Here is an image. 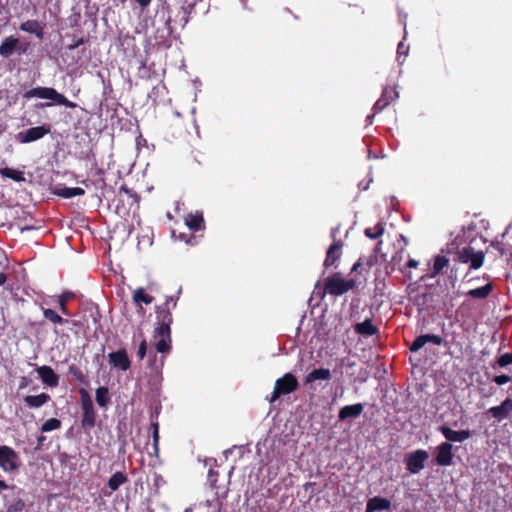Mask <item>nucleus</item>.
Listing matches in <instances>:
<instances>
[{"label":"nucleus","instance_id":"1","mask_svg":"<svg viewBox=\"0 0 512 512\" xmlns=\"http://www.w3.org/2000/svg\"><path fill=\"white\" fill-rule=\"evenodd\" d=\"M178 298L168 296L164 304L156 306V322L153 332L154 347L156 352L162 354L160 363L157 365V356L150 352L149 365L159 370L164 365V355L169 354L172 349L171 324L173 323L172 310L177 305Z\"/></svg>","mask_w":512,"mask_h":512},{"label":"nucleus","instance_id":"2","mask_svg":"<svg viewBox=\"0 0 512 512\" xmlns=\"http://www.w3.org/2000/svg\"><path fill=\"white\" fill-rule=\"evenodd\" d=\"M24 97L30 98H41L54 101L58 105H64L67 108H75L76 104L69 101L63 94L59 93L52 87H35L25 92Z\"/></svg>","mask_w":512,"mask_h":512},{"label":"nucleus","instance_id":"3","mask_svg":"<svg viewBox=\"0 0 512 512\" xmlns=\"http://www.w3.org/2000/svg\"><path fill=\"white\" fill-rule=\"evenodd\" d=\"M81 396V409H82V418H81V427L85 431H90L94 428L96 424V411L94 409L93 401L88 393V391L84 388L79 390Z\"/></svg>","mask_w":512,"mask_h":512},{"label":"nucleus","instance_id":"4","mask_svg":"<svg viewBox=\"0 0 512 512\" xmlns=\"http://www.w3.org/2000/svg\"><path fill=\"white\" fill-rule=\"evenodd\" d=\"M356 286L354 279H344L339 273H335L325 280V291L332 296H341L348 291L352 290Z\"/></svg>","mask_w":512,"mask_h":512},{"label":"nucleus","instance_id":"5","mask_svg":"<svg viewBox=\"0 0 512 512\" xmlns=\"http://www.w3.org/2000/svg\"><path fill=\"white\" fill-rule=\"evenodd\" d=\"M427 343H432L438 346L444 345L448 349L455 346L459 350H462V345L458 341H456L455 337H452L450 341H445L441 336L436 334H422L417 336L410 345L409 350L411 352H418Z\"/></svg>","mask_w":512,"mask_h":512},{"label":"nucleus","instance_id":"6","mask_svg":"<svg viewBox=\"0 0 512 512\" xmlns=\"http://www.w3.org/2000/svg\"><path fill=\"white\" fill-rule=\"evenodd\" d=\"M299 387L297 378L290 372L285 373L282 377L275 381L274 389L269 398L270 403H274L283 395L296 391Z\"/></svg>","mask_w":512,"mask_h":512},{"label":"nucleus","instance_id":"7","mask_svg":"<svg viewBox=\"0 0 512 512\" xmlns=\"http://www.w3.org/2000/svg\"><path fill=\"white\" fill-rule=\"evenodd\" d=\"M20 467V458L10 446L0 445V468L5 472L17 471Z\"/></svg>","mask_w":512,"mask_h":512},{"label":"nucleus","instance_id":"8","mask_svg":"<svg viewBox=\"0 0 512 512\" xmlns=\"http://www.w3.org/2000/svg\"><path fill=\"white\" fill-rule=\"evenodd\" d=\"M428 458L429 454L426 450L418 449L406 456V469L412 474H418L421 470L424 469Z\"/></svg>","mask_w":512,"mask_h":512},{"label":"nucleus","instance_id":"9","mask_svg":"<svg viewBox=\"0 0 512 512\" xmlns=\"http://www.w3.org/2000/svg\"><path fill=\"white\" fill-rule=\"evenodd\" d=\"M331 236L333 237L334 241L326 251V256L323 262L325 269H329L332 266L336 267L337 261L342 256L343 241L341 239H336L335 230L332 231Z\"/></svg>","mask_w":512,"mask_h":512},{"label":"nucleus","instance_id":"10","mask_svg":"<svg viewBox=\"0 0 512 512\" xmlns=\"http://www.w3.org/2000/svg\"><path fill=\"white\" fill-rule=\"evenodd\" d=\"M50 131L49 125L35 126L19 132L16 135V139L22 144L31 143L43 138L45 135L49 134Z\"/></svg>","mask_w":512,"mask_h":512},{"label":"nucleus","instance_id":"11","mask_svg":"<svg viewBox=\"0 0 512 512\" xmlns=\"http://www.w3.org/2000/svg\"><path fill=\"white\" fill-rule=\"evenodd\" d=\"M219 473L218 471L214 469H210L208 472V482L212 489L215 490V500L221 508L223 506L224 501L227 498L228 494V487L227 486H221L217 484Z\"/></svg>","mask_w":512,"mask_h":512},{"label":"nucleus","instance_id":"12","mask_svg":"<svg viewBox=\"0 0 512 512\" xmlns=\"http://www.w3.org/2000/svg\"><path fill=\"white\" fill-rule=\"evenodd\" d=\"M508 233L505 231L500 235V237H496L490 244V247L496 249L501 257H504L507 264H512V244L506 241Z\"/></svg>","mask_w":512,"mask_h":512},{"label":"nucleus","instance_id":"13","mask_svg":"<svg viewBox=\"0 0 512 512\" xmlns=\"http://www.w3.org/2000/svg\"><path fill=\"white\" fill-rule=\"evenodd\" d=\"M512 413V399L506 398L500 405L493 406L487 410L489 414L496 421L500 422L508 418Z\"/></svg>","mask_w":512,"mask_h":512},{"label":"nucleus","instance_id":"14","mask_svg":"<svg viewBox=\"0 0 512 512\" xmlns=\"http://www.w3.org/2000/svg\"><path fill=\"white\" fill-rule=\"evenodd\" d=\"M453 445L449 442H442L437 447L435 461L440 466H450L453 463Z\"/></svg>","mask_w":512,"mask_h":512},{"label":"nucleus","instance_id":"15","mask_svg":"<svg viewBox=\"0 0 512 512\" xmlns=\"http://www.w3.org/2000/svg\"><path fill=\"white\" fill-rule=\"evenodd\" d=\"M108 358L109 362L115 368H118L122 371H127L131 366V361L125 349H120L118 351L109 353Z\"/></svg>","mask_w":512,"mask_h":512},{"label":"nucleus","instance_id":"16","mask_svg":"<svg viewBox=\"0 0 512 512\" xmlns=\"http://www.w3.org/2000/svg\"><path fill=\"white\" fill-rule=\"evenodd\" d=\"M438 430L451 442H463L471 437L470 430L455 431L446 425L440 426Z\"/></svg>","mask_w":512,"mask_h":512},{"label":"nucleus","instance_id":"17","mask_svg":"<svg viewBox=\"0 0 512 512\" xmlns=\"http://www.w3.org/2000/svg\"><path fill=\"white\" fill-rule=\"evenodd\" d=\"M37 373L41 381L49 387H57L59 384V375L50 366H40L37 368Z\"/></svg>","mask_w":512,"mask_h":512},{"label":"nucleus","instance_id":"18","mask_svg":"<svg viewBox=\"0 0 512 512\" xmlns=\"http://www.w3.org/2000/svg\"><path fill=\"white\" fill-rule=\"evenodd\" d=\"M474 251L475 249L470 245L464 246L463 248H456L455 251L454 244H450L447 246V253L453 254V259L463 264L468 263L470 255H472Z\"/></svg>","mask_w":512,"mask_h":512},{"label":"nucleus","instance_id":"19","mask_svg":"<svg viewBox=\"0 0 512 512\" xmlns=\"http://www.w3.org/2000/svg\"><path fill=\"white\" fill-rule=\"evenodd\" d=\"M364 410L362 403L346 405L339 410L338 418L340 421L358 418Z\"/></svg>","mask_w":512,"mask_h":512},{"label":"nucleus","instance_id":"20","mask_svg":"<svg viewBox=\"0 0 512 512\" xmlns=\"http://www.w3.org/2000/svg\"><path fill=\"white\" fill-rule=\"evenodd\" d=\"M18 47V38L15 36L5 37L0 44V55L3 58H9L14 53H16V49Z\"/></svg>","mask_w":512,"mask_h":512},{"label":"nucleus","instance_id":"21","mask_svg":"<svg viewBox=\"0 0 512 512\" xmlns=\"http://www.w3.org/2000/svg\"><path fill=\"white\" fill-rule=\"evenodd\" d=\"M391 506V501L387 498L375 496L367 501L366 512H375L387 510Z\"/></svg>","mask_w":512,"mask_h":512},{"label":"nucleus","instance_id":"22","mask_svg":"<svg viewBox=\"0 0 512 512\" xmlns=\"http://www.w3.org/2000/svg\"><path fill=\"white\" fill-rule=\"evenodd\" d=\"M20 30L30 33V34H35L36 37L40 40L43 39V37H44L43 27L37 20H34V19L27 20V21L21 23Z\"/></svg>","mask_w":512,"mask_h":512},{"label":"nucleus","instance_id":"23","mask_svg":"<svg viewBox=\"0 0 512 512\" xmlns=\"http://www.w3.org/2000/svg\"><path fill=\"white\" fill-rule=\"evenodd\" d=\"M185 223L192 231L204 229V217L202 212L190 213L185 218Z\"/></svg>","mask_w":512,"mask_h":512},{"label":"nucleus","instance_id":"24","mask_svg":"<svg viewBox=\"0 0 512 512\" xmlns=\"http://www.w3.org/2000/svg\"><path fill=\"white\" fill-rule=\"evenodd\" d=\"M354 329L357 334L363 336H373L378 333V328L373 324L371 318H367L363 322L357 323Z\"/></svg>","mask_w":512,"mask_h":512},{"label":"nucleus","instance_id":"25","mask_svg":"<svg viewBox=\"0 0 512 512\" xmlns=\"http://www.w3.org/2000/svg\"><path fill=\"white\" fill-rule=\"evenodd\" d=\"M393 94H396L392 89L385 88L382 92L381 97L375 102L373 106L374 114L381 112L386 108L393 99Z\"/></svg>","mask_w":512,"mask_h":512},{"label":"nucleus","instance_id":"26","mask_svg":"<svg viewBox=\"0 0 512 512\" xmlns=\"http://www.w3.org/2000/svg\"><path fill=\"white\" fill-rule=\"evenodd\" d=\"M449 259L443 255H436L433 259V266L430 272V277L434 278L444 272L449 266Z\"/></svg>","mask_w":512,"mask_h":512},{"label":"nucleus","instance_id":"27","mask_svg":"<svg viewBox=\"0 0 512 512\" xmlns=\"http://www.w3.org/2000/svg\"><path fill=\"white\" fill-rule=\"evenodd\" d=\"M331 372L327 368H318L313 369L310 373H308L305 377V384L312 383L316 380H330Z\"/></svg>","mask_w":512,"mask_h":512},{"label":"nucleus","instance_id":"28","mask_svg":"<svg viewBox=\"0 0 512 512\" xmlns=\"http://www.w3.org/2000/svg\"><path fill=\"white\" fill-rule=\"evenodd\" d=\"M51 397L47 393H41L39 395H28L24 397V402L30 408H40L47 402H49Z\"/></svg>","mask_w":512,"mask_h":512},{"label":"nucleus","instance_id":"29","mask_svg":"<svg viewBox=\"0 0 512 512\" xmlns=\"http://www.w3.org/2000/svg\"><path fill=\"white\" fill-rule=\"evenodd\" d=\"M128 482V477L124 472H115L108 480L107 486L111 492L117 491L120 486Z\"/></svg>","mask_w":512,"mask_h":512},{"label":"nucleus","instance_id":"30","mask_svg":"<svg viewBox=\"0 0 512 512\" xmlns=\"http://www.w3.org/2000/svg\"><path fill=\"white\" fill-rule=\"evenodd\" d=\"M493 291V284L487 283L484 286L470 289L467 291L466 295L474 298V299H485L487 298L490 293Z\"/></svg>","mask_w":512,"mask_h":512},{"label":"nucleus","instance_id":"31","mask_svg":"<svg viewBox=\"0 0 512 512\" xmlns=\"http://www.w3.org/2000/svg\"><path fill=\"white\" fill-rule=\"evenodd\" d=\"M84 193H85L84 189H82L80 187H62V188H57L54 191L55 195L65 198V199H69V198H72L75 196H80V195H83Z\"/></svg>","mask_w":512,"mask_h":512},{"label":"nucleus","instance_id":"32","mask_svg":"<svg viewBox=\"0 0 512 512\" xmlns=\"http://www.w3.org/2000/svg\"><path fill=\"white\" fill-rule=\"evenodd\" d=\"M132 298L134 303L138 305L140 308H142L141 303H145L148 305L151 304L154 300V298L151 295L145 293V290L142 287L137 288L133 292Z\"/></svg>","mask_w":512,"mask_h":512},{"label":"nucleus","instance_id":"33","mask_svg":"<svg viewBox=\"0 0 512 512\" xmlns=\"http://www.w3.org/2000/svg\"><path fill=\"white\" fill-rule=\"evenodd\" d=\"M43 310V316L46 320L50 321L51 323L57 325H63L65 323H69V320L66 318H63L60 316L56 311L50 308H42Z\"/></svg>","mask_w":512,"mask_h":512},{"label":"nucleus","instance_id":"34","mask_svg":"<svg viewBox=\"0 0 512 512\" xmlns=\"http://www.w3.org/2000/svg\"><path fill=\"white\" fill-rule=\"evenodd\" d=\"M485 254L482 251H474L468 260L469 271L477 270L481 268L484 264Z\"/></svg>","mask_w":512,"mask_h":512},{"label":"nucleus","instance_id":"35","mask_svg":"<svg viewBox=\"0 0 512 512\" xmlns=\"http://www.w3.org/2000/svg\"><path fill=\"white\" fill-rule=\"evenodd\" d=\"M0 175L2 177L12 179L16 182H21V181L25 180V178L23 176V172L9 168V167L1 168Z\"/></svg>","mask_w":512,"mask_h":512},{"label":"nucleus","instance_id":"36","mask_svg":"<svg viewBox=\"0 0 512 512\" xmlns=\"http://www.w3.org/2000/svg\"><path fill=\"white\" fill-rule=\"evenodd\" d=\"M68 374L72 376L73 379L78 381L81 384H88L87 378L83 373L82 369L76 364H71L68 368Z\"/></svg>","mask_w":512,"mask_h":512},{"label":"nucleus","instance_id":"37","mask_svg":"<svg viewBox=\"0 0 512 512\" xmlns=\"http://www.w3.org/2000/svg\"><path fill=\"white\" fill-rule=\"evenodd\" d=\"M96 402L100 407H107L110 402L109 390L107 387H99L96 390Z\"/></svg>","mask_w":512,"mask_h":512},{"label":"nucleus","instance_id":"38","mask_svg":"<svg viewBox=\"0 0 512 512\" xmlns=\"http://www.w3.org/2000/svg\"><path fill=\"white\" fill-rule=\"evenodd\" d=\"M384 231V224L382 222H379L374 227L366 228L364 234L369 239L375 240L382 236Z\"/></svg>","mask_w":512,"mask_h":512},{"label":"nucleus","instance_id":"39","mask_svg":"<svg viewBox=\"0 0 512 512\" xmlns=\"http://www.w3.org/2000/svg\"><path fill=\"white\" fill-rule=\"evenodd\" d=\"M61 427V421L57 418H50L46 420L41 426V432H50Z\"/></svg>","mask_w":512,"mask_h":512},{"label":"nucleus","instance_id":"40","mask_svg":"<svg viewBox=\"0 0 512 512\" xmlns=\"http://www.w3.org/2000/svg\"><path fill=\"white\" fill-rule=\"evenodd\" d=\"M87 42H88V38H85L83 36L78 37L77 35L74 34L71 36V43H69L66 46V49L72 51V50H75L76 48H78L79 46L84 45Z\"/></svg>","mask_w":512,"mask_h":512},{"label":"nucleus","instance_id":"41","mask_svg":"<svg viewBox=\"0 0 512 512\" xmlns=\"http://www.w3.org/2000/svg\"><path fill=\"white\" fill-rule=\"evenodd\" d=\"M496 364L501 367H507L512 364V353H504L496 359Z\"/></svg>","mask_w":512,"mask_h":512},{"label":"nucleus","instance_id":"42","mask_svg":"<svg viewBox=\"0 0 512 512\" xmlns=\"http://www.w3.org/2000/svg\"><path fill=\"white\" fill-rule=\"evenodd\" d=\"M74 298H75V293L72 291L66 290L57 296V303L68 305V302Z\"/></svg>","mask_w":512,"mask_h":512},{"label":"nucleus","instance_id":"43","mask_svg":"<svg viewBox=\"0 0 512 512\" xmlns=\"http://www.w3.org/2000/svg\"><path fill=\"white\" fill-rule=\"evenodd\" d=\"M119 193L126 194L135 203H137L139 201V196L137 195V193L135 191H133L132 189L128 188L127 186H125V185L120 187Z\"/></svg>","mask_w":512,"mask_h":512},{"label":"nucleus","instance_id":"44","mask_svg":"<svg viewBox=\"0 0 512 512\" xmlns=\"http://www.w3.org/2000/svg\"><path fill=\"white\" fill-rule=\"evenodd\" d=\"M325 291V284L322 286L321 283L318 281L315 286H314V295L316 297H318L320 300H323L325 298V296L328 294V293H324Z\"/></svg>","mask_w":512,"mask_h":512},{"label":"nucleus","instance_id":"45","mask_svg":"<svg viewBox=\"0 0 512 512\" xmlns=\"http://www.w3.org/2000/svg\"><path fill=\"white\" fill-rule=\"evenodd\" d=\"M512 380V377L507 374L494 376L492 381L497 385H504Z\"/></svg>","mask_w":512,"mask_h":512},{"label":"nucleus","instance_id":"46","mask_svg":"<svg viewBox=\"0 0 512 512\" xmlns=\"http://www.w3.org/2000/svg\"><path fill=\"white\" fill-rule=\"evenodd\" d=\"M146 354H147V341L145 339H143L139 344L138 351H137V357L139 360H142V359H144Z\"/></svg>","mask_w":512,"mask_h":512},{"label":"nucleus","instance_id":"47","mask_svg":"<svg viewBox=\"0 0 512 512\" xmlns=\"http://www.w3.org/2000/svg\"><path fill=\"white\" fill-rule=\"evenodd\" d=\"M28 49L29 43H21L20 40L18 39V47L16 49V53H18L19 55L26 54Z\"/></svg>","mask_w":512,"mask_h":512},{"label":"nucleus","instance_id":"48","mask_svg":"<svg viewBox=\"0 0 512 512\" xmlns=\"http://www.w3.org/2000/svg\"><path fill=\"white\" fill-rule=\"evenodd\" d=\"M364 265L363 259L359 258L357 262L354 263L351 269V273L357 272L361 266Z\"/></svg>","mask_w":512,"mask_h":512},{"label":"nucleus","instance_id":"49","mask_svg":"<svg viewBox=\"0 0 512 512\" xmlns=\"http://www.w3.org/2000/svg\"><path fill=\"white\" fill-rule=\"evenodd\" d=\"M58 306H59V310L61 311V313L63 315H65V316H70L71 315V313H70V311L68 309V305H66V304H58Z\"/></svg>","mask_w":512,"mask_h":512},{"label":"nucleus","instance_id":"50","mask_svg":"<svg viewBox=\"0 0 512 512\" xmlns=\"http://www.w3.org/2000/svg\"><path fill=\"white\" fill-rule=\"evenodd\" d=\"M376 262H377V256L372 255L367 259L366 262H364V264L367 265L368 267H372Z\"/></svg>","mask_w":512,"mask_h":512},{"label":"nucleus","instance_id":"51","mask_svg":"<svg viewBox=\"0 0 512 512\" xmlns=\"http://www.w3.org/2000/svg\"><path fill=\"white\" fill-rule=\"evenodd\" d=\"M142 9L148 7L152 0H134Z\"/></svg>","mask_w":512,"mask_h":512},{"label":"nucleus","instance_id":"52","mask_svg":"<svg viewBox=\"0 0 512 512\" xmlns=\"http://www.w3.org/2000/svg\"><path fill=\"white\" fill-rule=\"evenodd\" d=\"M418 264H419V263H418V261H417V260H415V259H409V260H408V262H407V264H406V266H407L408 268H417V267H418Z\"/></svg>","mask_w":512,"mask_h":512},{"label":"nucleus","instance_id":"53","mask_svg":"<svg viewBox=\"0 0 512 512\" xmlns=\"http://www.w3.org/2000/svg\"><path fill=\"white\" fill-rule=\"evenodd\" d=\"M52 106L51 103H48V102H40V103H37L35 105L36 108H39V109H44V108H47V107H50Z\"/></svg>","mask_w":512,"mask_h":512},{"label":"nucleus","instance_id":"54","mask_svg":"<svg viewBox=\"0 0 512 512\" xmlns=\"http://www.w3.org/2000/svg\"><path fill=\"white\" fill-rule=\"evenodd\" d=\"M46 440V437L41 435L37 438V449H40L43 445L44 441Z\"/></svg>","mask_w":512,"mask_h":512},{"label":"nucleus","instance_id":"55","mask_svg":"<svg viewBox=\"0 0 512 512\" xmlns=\"http://www.w3.org/2000/svg\"><path fill=\"white\" fill-rule=\"evenodd\" d=\"M153 452H151L150 454L155 456V457H159V444L156 445V444H153Z\"/></svg>","mask_w":512,"mask_h":512},{"label":"nucleus","instance_id":"56","mask_svg":"<svg viewBox=\"0 0 512 512\" xmlns=\"http://www.w3.org/2000/svg\"><path fill=\"white\" fill-rule=\"evenodd\" d=\"M7 278V274L0 272V286L6 283Z\"/></svg>","mask_w":512,"mask_h":512},{"label":"nucleus","instance_id":"57","mask_svg":"<svg viewBox=\"0 0 512 512\" xmlns=\"http://www.w3.org/2000/svg\"><path fill=\"white\" fill-rule=\"evenodd\" d=\"M152 427V433H159V424L158 422H153L151 424Z\"/></svg>","mask_w":512,"mask_h":512},{"label":"nucleus","instance_id":"58","mask_svg":"<svg viewBox=\"0 0 512 512\" xmlns=\"http://www.w3.org/2000/svg\"><path fill=\"white\" fill-rule=\"evenodd\" d=\"M152 439H153V444H156L158 445L159 444V433H152Z\"/></svg>","mask_w":512,"mask_h":512},{"label":"nucleus","instance_id":"59","mask_svg":"<svg viewBox=\"0 0 512 512\" xmlns=\"http://www.w3.org/2000/svg\"><path fill=\"white\" fill-rule=\"evenodd\" d=\"M397 53H398L399 55H400V54H402V53H405V52H404V44H403L402 42H400V43L398 44Z\"/></svg>","mask_w":512,"mask_h":512},{"label":"nucleus","instance_id":"60","mask_svg":"<svg viewBox=\"0 0 512 512\" xmlns=\"http://www.w3.org/2000/svg\"><path fill=\"white\" fill-rule=\"evenodd\" d=\"M23 507H24V502L22 500L17 501L16 510H22Z\"/></svg>","mask_w":512,"mask_h":512},{"label":"nucleus","instance_id":"61","mask_svg":"<svg viewBox=\"0 0 512 512\" xmlns=\"http://www.w3.org/2000/svg\"><path fill=\"white\" fill-rule=\"evenodd\" d=\"M8 489V485L5 483V481L0 480V490H6Z\"/></svg>","mask_w":512,"mask_h":512},{"label":"nucleus","instance_id":"62","mask_svg":"<svg viewBox=\"0 0 512 512\" xmlns=\"http://www.w3.org/2000/svg\"><path fill=\"white\" fill-rule=\"evenodd\" d=\"M374 115H375V114L373 113V114H371V115H368V116H367V122H368L369 124H372V121H373Z\"/></svg>","mask_w":512,"mask_h":512},{"label":"nucleus","instance_id":"63","mask_svg":"<svg viewBox=\"0 0 512 512\" xmlns=\"http://www.w3.org/2000/svg\"><path fill=\"white\" fill-rule=\"evenodd\" d=\"M25 386H26V378H25V377H23V378H22V382H21V384H20V388H23V387H25Z\"/></svg>","mask_w":512,"mask_h":512},{"label":"nucleus","instance_id":"64","mask_svg":"<svg viewBox=\"0 0 512 512\" xmlns=\"http://www.w3.org/2000/svg\"><path fill=\"white\" fill-rule=\"evenodd\" d=\"M68 324H71V325H73V326H78L79 322H78V321H75V320H72V321H70V320H69V323H68Z\"/></svg>","mask_w":512,"mask_h":512}]
</instances>
